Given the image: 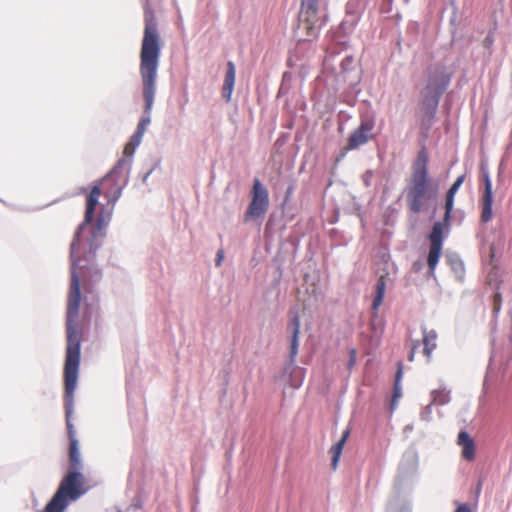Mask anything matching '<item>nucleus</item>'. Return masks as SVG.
Masks as SVG:
<instances>
[{"instance_id": "nucleus-42", "label": "nucleus", "mask_w": 512, "mask_h": 512, "mask_svg": "<svg viewBox=\"0 0 512 512\" xmlns=\"http://www.w3.org/2000/svg\"><path fill=\"white\" fill-rule=\"evenodd\" d=\"M493 311H494V314H498L500 311V305L495 304Z\"/></svg>"}, {"instance_id": "nucleus-36", "label": "nucleus", "mask_w": 512, "mask_h": 512, "mask_svg": "<svg viewBox=\"0 0 512 512\" xmlns=\"http://www.w3.org/2000/svg\"><path fill=\"white\" fill-rule=\"evenodd\" d=\"M450 6L453 9V18L451 19V22L455 21V16L458 12V6L456 4V0H449Z\"/></svg>"}, {"instance_id": "nucleus-22", "label": "nucleus", "mask_w": 512, "mask_h": 512, "mask_svg": "<svg viewBox=\"0 0 512 512\" xmlns=\"http://www.w3.org/2000/svg\"><path fill=\"white\" fill-rule=\"evenodd\" d=\"M446 236V228H444L440 223L434 222L428 236L430 245L443 247V242Z\"/></svg>"}, {"instance_id": "nucleus-16", "label": "nucleus", "mask_w": 512, "mask_h": 512, "mask_svg": "<svg viewBox=\"0 0 512 512\" xmlns=\"http://www.w3.org/2000/svg\"><path fill=\"white\" fill-rule=\"evenodd\" d=\"M457 443L462 446V456L468 461L475 458V442L466 430H461L458 434Z\"/></svg>"}, {"instance_id": "nucleus-48", "label": "nucleus", "mask_w": 512, "mask_h": 512, "mask_svg": "<svg viewBox=\"0 0 512 512\" xmlns=\"http://www.w3.org/2000/svg\"><path fill=\"white\" fill-rule=\"evenodd\" d=\"M419 345H420V342L417 341L416 344L414 345V347L419 346Z\"/></svg>"}, {"instance_id": "nucleus-27", "label": "nucleus", "mask_w": 512, "mask_h": 512, "mask_svg": "<svg viewBox=\"0 0 512 512\" xmlns=\"http://www.w3.org/2000/svg\"><path fill=\"white\" fill-rule=\"evenodd\" d=\"M454 221V212L444 211L442 220L436 221L446 228V235H449L451 222Z\"/></svg>"}, {"instance_id": "nucleus-18", "label": "nucleus", "mask_w": 512, "mask_h": 512, "mask_svg": "<svg viewBox=\"0 0 512 512\" xmlns=\"http://www.w3.org/2000/svg\"><path fill=\"white\" fill-rule=\"evenodd\" d=\"M349 435H350V428H346L342 432L340 439L334 445H332V447L330 448L329 452L331 454V468L333 470H336L338 467V463L340 461V458H341V455L343 452V448L345 446V443H346Z\"/></svg>"}, {"instance_id": "nucleus-45", "label": "nucleus", "mask_w": 512, "mask_h": 512, "mask_svg": "<svg viewBox=\"0 0 512 512\" xmlns=\"http://www.w3.org/2000/svg\"><path fill=\"white\" fill-rule=\"evenodd\" d=\"M413 359H414V350H412L409 355V360H413Z\"/></svg>"}, {"instance_id": "nucleus-33", "label": "nucleus", "mask_w": 512, "mask_h": 512, "mask_svg": "<svg viewBox=\"0 0 512 512\" xmlns=\"http://www.w3.org/2000/svg\"><path fill=\"white\" fill-rule=\"evenodd\" d=\"M293 79V74L289 71H285L282 75V81L281 83L288 86L290 85L291 86V81Z\"/></svg>"}, {"instance_id": "nucleus-39", "label": "nucleus", "mask_w": 512, "mask_h": 512, "mask_svg": "<svg viewBox=\"0 0 512 512\" xmlns=\"http://www.w3.org/2000/svg\"><path fill=\"white\" fill-rule=\"evenodd\" d=\"M289 90H290V85L286 86L281 83L277 96L280 97L283 94H287L289 92Z\"/></svg>"}, {"instance_id": "nucleus-6", "label": "nucleus", "mask_w": 512, "mask_h": 512, "mask_svg": "<svg viewBox=\"0 0 512 512\" xmlns=\"http://www.w3.org/2000/svg\"><path fill=\"white\" fill-rule=\"evenodd\" d=\"M84 481L82 471H68L46 507L38 512H64L71 502L77 501L87 493Z\"/></svg>"}, {"instance_id": "nucleus-38", "label": "nucleus", "mask_w": 512, "mask_h": 512, "mask_svg": "<svg viewBox=\"0 0 512 512\" xmlns=\"http://www.w3.org/2000/svg\"><path fill=\"white\" fill-rule=\"evenodd\" d=\"M289 90H290V85L286 86L281 83L277 96L280 97L283 94H287L289 92Z\"/></svg>"}, {"instance_id": "nucleus-19", "label": "nucleus", "mask_w": 512, "mask_h": 512, "mask_svg": "<svg viewBox=\"0 0 512 512\" xmlns=\"http://www.w3.org/2000/svg\"><path fill=\"white\" fill-rule=\"evenodd\" d=\"M403 377V363L402 361L397 362V370L395 374L394 384H393V394L391 399L390 410L393 412L397 405V401L402 396V388H401V380Z\"/></svg>"}, {"instance_id": "nucleus-10", "label": "nucleus", "mask_w": 512, "mask_h": 512, "mask_svg": "<svg viewBox=\"0 0 512 512\" xmlns=\"http://www.w3.org/2000/svg\"><path fill=\"white\" fill-rule=\"evenodd\" d=\"M288 315L289 321L286 326V331L287 333L290 334V346L287 360L284 366L285 374H288V372H291L292 370L299 369L298 366L296 365L299 350V335L301 326V319L298 307H291L289 309Z\"/></svg>"}, {"instance_id": "nucleus-34", "label": "nucleus", "mask_w": 512, "mask_h": 512, "mask_svg": "<svg viewBox=\"0 0 512 512\" xmlns=\"http://www.w3.org/2000/svg\"><path fill=\"white\" fill-rule=\"evenodd\" d=\"M455 512H472L469 504L467 503H461L456 508Z\"/></svg>"}, {"instance_id": "nucleus-13", "label": "nucleus", "mask_w": 512, "mask_h": 512, "mask_svg": "<svg viewBox=\"0 0 512 512\" xmlns=\"http://www.w3.org/2000/svg\"><path fill=\"white\" fill-rule=\"evenodd\" d=\"M481 179L484 185V191L481 198V221L483 223L489 222L493 217V202L494 194L490 172L487 164L481 163L480 165Z\"/></svg>"}, {"instance_id": "nucleus-12", "label": "nucleus", "mask_w": 512, "mask_h": 512, "mask_svg": "<svg viewBox=\"0 0 512 512\" xmlns=\"http://www.w3.org/2000/svg\"><path fill=\"white\" fill-rule=\"evenodd\" d=\"M375 127V120L372 117L361 118L359 126L351 133L348 139V145L337 157V161H340L345 157L349 150L358 149L360 146L368 143L374 138L373 130Z\"/></svg>"}, {"instance_id": "nucleus-30", "label": "nucleus", "mask_w": 512, "mask_h": 512, "mask_svg": "<svg viewBox=\"0 0 512 512\" xmlns=\"http://www.w3.org/2000/svg\"><path fill=\"white\" fill-rule=\"evenodd\" d=\"M432 404H429L427 405L426 407H424L421 411V414H420V417L422 420L424 421H430L431 420V415H432Z\"/></svg>"}, {"instance_id": "nucleus-8", "label": "nucleus", "mask_w": 512, "mask_h": 512, "mask_svg": "<svg viewBox=\"0 0 512 512\" xmlns=\"http://www.w3.org/2000/svg\"><path fill=\"white\" fill-rule=\"evenodd\" d=\"M135 150L136 149L132 150L130 144H126L123 151V157L116 162L114 167L103 179L111 181V187L106 193L107 197L113 202L120 198L123 189L129 183Z\"/></svg>"}, {"instance_id": "nucleus-24", "label": "nucleus", "mask_w": 512, "mask_h": 512, "mask_svg": "<svg viewBox=\"0 0 512 512\" xmlns=\"http://www.w3.org/2000/svg\"><path fill=\"white\" fill-rule=\"evenodd\" d=\"M443 247L441 246H429V252L427 256L428 273L431 276L435 275V269L439 263Z\"/></svg>"}, {"instance_id": "nucleus-5", "label": "nucleus", "mask_w": 512, "mask_h": 512, "mask_svg": "<svg viewBox=\"0 0 512 512\" xmlns=\"http://www.w3.org/2000/svg\"><path fill=\"white\" fill-rule=\"evenodd\" d=\"M426 83L420 91L421 127L431 129L436 121L440 100L448 90L454 71L443 62L430 64L425 70Z\"/></svg>"}, {"instance_id": "nucleus-7", "label": "nucleus", "mask_w": 512, "mask_h": 512, "mask_svg": "<svg viewBox=\"0 0 512 512\" xmlns=\"http://www.w3.org/2000/svg\"><path fill=\"white\" fill-rule=\"evenodd\" d=\"M329 20L326 8H319V0H301L298 29L305 34V41L316 39Z\"/></svg>"}, {"instance_id": "nucleus-17", "label": "nucleus", "mask_w": 512, "mask_h": 512, "mask_svg": "<svg viewBox=\"0 0 512 512\" xmlns=\"http://www.w3.org/2000/svg\"><path fill=\"white\" fill-rule=\"evenodd\" d=\"M236 67L232 61H228L225 74L224 84L222 87V97L226 102L231 101L232 93L235 85Z\"/></svg>"}, {"instance_id": "nucleus-25", "label": "nucleus", "mask_w": 512, "mask_h": 512, "mask_svg": "<svg viewBox=\"0 0 512 512\" xmlns=\"http://www.w3.org/2000/svg\"><path fill=\"white\" fill-rule=\"evenodd\" d=\"M451 391L447 388L436 389L431 392L432 403L437 405H446L450 402Z\"/></svg>"}, {"instance_id": "nucleus-11", "label": "nucleus", "mask_w": 512, "mask_h": 512, "mask_svg": "<svg viewBox=\"0 0 512 512\" xmlns=\"http://www.w3.org/2000/svg\"><path fill=\"white\" fill-rule=\"evenodd\" d=\"M363 71L358 66L352 55H347L343 58L340 64V72L337 75L338 82H343L347 85L349 92L358 96L361 92L359 87L362 81Z\"/></svg>"}, {"instance_id": "nucleus-26", "label": "nucleus", "mask_w": 512, "mask_h": 512, "mask_svg": "<svg viewBox=\"0 0 512 512\" xmlns=\"http://www.w3.org/2000/svg\"><path fill=\"white\" fill-rule=\"evenodd\" d=\"M367 4L368 0H349L345 5V10L350 14H357L362 17Z\"/></svg>"}, {"instance_id": "nucleus-15", "label": "nucleus", "mask_w": 512, "mask_h": 512, "mask_svg": "<svg viewBox=\"0 0 512 512\" xmlns=\"http://www.w3.org/2000/svg\"><path fill=\"white\" fill-rule=\"evenodd\" d=\"M296 186V180L290 179L285 189L284 197L281 203L282 215L289 220H292L295 217V209L292 199Z\"/></svg>"}, {"instance_id": "nucleus-35", "label": "nucleus", "mask_w": 512, "mask_h": 512, "mask_svg": "<svg viewBox=\"0 0 512 512\" xmlns=\"http://www.w3.org/2000/svg\"><path fill=\"white\" fill-rule=\"evenodd\" d=\"M224 258V251L222 249L218 250L216 253L215 265L220 266Z\"/></svg>"}, {"instance_id": "nucleus-41", "label": "nucleus", "mask_w": 512, "mask_h": 512, "mask_svg": "<svg viewBox=\"0 0 512 512\" xmlns=\"http://www.w3.org/2000/svg\"><path fill=\"white\" fill-rule=\"evenodd\" d=\"M274 222H275V219H274V215L271 214L268 218V221H267V224L266 226L267 227H272L274 225Z\"/></svg>"}, {"instance_id": "nucleus-9", "label": "nucleus", "mask_w": 512, "mask_h": 512, "mask_svg": "<svg viewBox=\"0 0 512 512\" xmlns=\"http://www.w3.org/2000/svg\"><path fill=\"white\" fill-rule=\"evenodd\" d=\"M269 208V191L266 186L255 178L251 190V201L244 214V222L253 221L262 224Z\"/></svg>"}, {"instance_id": "nucleus-32", "label": "nucleus", "mask_w": 512, "mask_h": 512, "mask_svg": "<svg viewBox=\"0 0 512 512\" xmlns=\"http://www.w3.org/2000/svg\"><path fill=\"white\" fill-rule=\"evenodd\" d=\"M465 219V211L463 209H456L454 212V221L461 225Z\"/></svg>"}, {"instance_id": "nucleus-40", "label": "nucleus", "mask_w": 512, "mask_h": 512, "mask_svg": "<svg viewBox=\"0 0 512 512\" xmlns=\"http://www.w3.org/2000/svg\"><path fill=\"white\" fill-rule=\"evenodd\" d=\"M303 378H304V375H302L301 379L298 382L291 379V382H292L291 385L295 388H299L302 385Z\"/></svg>"}, {"instance_id": "nucleus-14", "label": "nucleus", "mask_w": 512, "mask_h": 512, "mask_svg": "<svg viewBox=\"0 0 512 512\" xmlns=\"http://www.w3.org/2000/svg\"><path fill=\"white\" fill-rule=\"evenodd\" d=\"M361 18V16L357 14H350L345 10V16L340 22L337 31L331 33L332 40L338 43H344L342 37H348L351 35L354 32L356 26L359 24Z\"/></svg>"}, {"instance_id": "nucleus-28", "label": "nucleus", "mask_w": 512, "mask_h": 512, "mask_svg": "<svg viewBox=\"0 0 512 512\" xmlns=\"http://www.w3.org/2000/svg\"><path fill=\"white\" fill-rule=\"evenodd\" d=\"M465 174H462L456 178V180L453 182V184L449 187L447 190V194H450L451 196H456L458 190L462 186L464 180H465Z\"/></svg>"}, {"instance_id": "nucleus-3", "label": "nucleus", "mask_w": 512, "mask_h": 512, "mask_svg": "<svg viewBox=\"0 0 512 512\" xmlns=\"http://www.w3.org/2000/svg\"><path fill=\"white\" fill-rule=\"evenodd\" d=\"M67 347L64 366V408L69 445V471H82L83 465L76 437L72 414L74 410V391L77 387L81 362L82 330H66Z\"/></svg>"}, {"instance_id": "nucleus-4", "label": "nucleus", "mask_w": 512, "mask_h": 512, "mask_svg": "<svg viewBox=\"0 0 512 512\" xmlns=\"http://www.w3.org/2000/svg\"><path fill=\"white\" fill-rule=\"evenodd\" d=\"M428 162L429 157L426 148L423 147L412 165V173L407 179L404 194L410 212L419 214L431 210L434 216L437 211L440 185L437 180L429 176Z\"/></svg>"}, {"instance_id": "nucleus-47", "label": "nucleus", "mask_w": 512, "mask_h": 512, "mask_svg": "<svg viewBox=\"0 0 512 512\" xmlns=\"http://www.w3.org/2000/svg\"><path fill=\"white\" fill-rule=\"evenodd\" d=\"M480 490H481V483H479V485H478V489H477L478 493L480 492Z\"/></svg>"}, {"instance_id": "nucleus-49", "label": "nucleus", "mask_w": 512, "mask_h": 512, "mask_svg": "<svg viewBox=\"0 0 512 512\" xmlns=\"http://www.w3.org/2000/svg\"><path fill=\"white\" fill-rule=\"evenodd\" d=\"M406 3L409 2V0H404Z\"/></svg>"}, {"instance_id": "nucleus-2", "label": "nucleus", "mask_w": 512, "mask_h": 512, "mask_svg": "<svg viewBox=\"0 0 512 512\" xmlns=\"http://www.w3.org/2000/svg\"><path fill=\"white\" fill-rule=\"evenodd\" d=\"M145 30L140 53V75L142 79V94L144 100L143 115L128 144L136 149L142 141L146 128L151 123V112L156 95V79L161 54L158 24L149 0H144Z\"/></svg>"}, {"instance_id": "nucleus-43", "label": "nucleus", "mask_w": 512, "mask_h": 512, "mask_svg": "<svg viewBox=\"0 0 512 512\" xmlns=\"http://www.w3.org/2000/svg\"><path fill=\"white\" fill-rule=\"evenodd\" d=\"M152 173V170H149L144 176H143V182H145L147 180V178L150 176V174Z\"/></svg>"}, {"instance_id": "nucleus-23", "label": "nucleus", "mask_w": 512, "mask_h": 512, "mask_svg": "<svg viewBox=\"0 0 512 512\" xmlns=\"http://www.w3.org/2000/svg\"><path fill=\"white\" fill-rule=\"evenodd\" d=\"M447 262L452 271L455 273L457 279L463 280L465 274V267L461 257L456 253L448 254Z\"/></svg>"}, {"instance_id": "nucleus-29", "label": "nucleus", "mask_w": 512, "mask_h": 512, "mask_svg": "<svg viewBox=\"0 0 512 512\" xmlns=\"http://www.w3.org/2000/svg\"><path fill=\"white\" fill-rule=\"evenodd\" d=\"M454 204H455V197L446 193L445 202H444V211L455 212Z\"/></svg>"}, {"instance_id": "nucleus-46", "label": "nucleus", "mask_w": 512, "mask_h": 512, "mask_svg": "<svg viewBox=\"0 0 512 512\" xmlns=\"http://www.w3.org/2000/svg\"><path fill=\"white\" fill-rule=\"evenodd\" d=\"M297 369L295 370H292L291 372H289L290 374L293 372V371H296ZM299 371H301V373H304V370H301L300 368L298 369Z\"/></svg>"}, {"instance_id": "nucleus-1", "label": "nucleus", "mask_w": 512, "mask_h": 512, "mask_svg": "<svg viewBox=\"0 0 512 512\" xmlns=\"http://www.w3.org/2000/svg\"><path fill=\"white\" fill-rule=\"evenodd\" d=\"M101 189L95 184L87 196L83 221L78 225L70 244L71 284L66 312V330H80L77 319L81 302L80 277L84 281L96 284L103 277L97 263V252L107 235L108 223L101 212L95 218Z\"/></svg>"}, {"instance_id": "nucleus-37", "label": "nucleus", "mask_w": 512, "mask_h": 512, "mask_svg": "<svg viewBox=\"0 0 512 512\" xmlns=\"http://www.w3.org/2000/svg\"><path fill=\"white\" fill-rule=\"evenodd\" d=\"M494 43V39H493V36L488 34L485 39H484V46L486 48H490Z\"/></svg>"}, {"instance_id": "nucleus-21", "label": "nucleus", "mask_w": 512, "mask_h": 512, "mask_svg": "<svg viewBox=\"0 0 512 512\" xmlns=\"http://www.w3.org/2000/svg\"><path fill=\"white\" fill-rule=\"evenodd\" d=\"M421 330L423 332V351L424 354L429 356L436 348L437 333L435 330H427L424 324L421 325Z\"/></svg>"}, {"instance_id": "nucleus-20", "label": "nucleus", "mask_w": 512, "mask_h": 512, "mask_svg": "<svg viewBox=\"0 0 512 512\" xmlns=\"http://www.w3.org/2000/svg\"><path fill=\"white\" fill-rule=\"evenodd\" d=\"M386 291V277L381 275L375 284V295L372 301V310L374 311V316L377 317V312L379 307L381 306Z\"/></svg>"}, {"instance_id": "nucleus-44", "label": "nucleus", "mask_w": 512, "mask_h": 512, "mask_svg": "<svg viewBox=\"0 0 512 512\" xmlns=\"http://www.w3.org/2000/svg\"><path fill=\"white\" fill-rule=\"evenodd\" d=\"M384 1L388 3V5H389V9H391V6H392V3H393V0H384Z\"/></svg>"}, {"instance_id": "nucleus-31", "label": "nucleus", "mask_w": 512, "mask_h": 512, "mask_svg": "<svg viewBox=\"0 0 512 512\" xmlns=\"http://www.w3.org/2000/svg\"><path fill=\"white\" fill-rule=\"evenodd\" d=\"M372 177H373V171L372 170H367L362 175V181H363L365 187H370L372 185Z\"/></svg>"}]
</instances>
